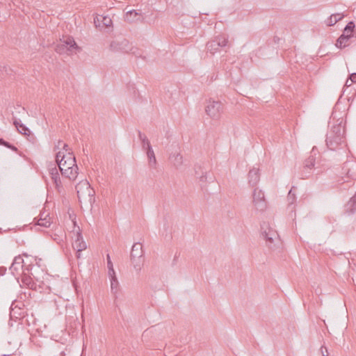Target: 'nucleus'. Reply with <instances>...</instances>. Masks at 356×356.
<instances>
[{"label": "nucleus", "mask_w": 356, "mask_h": 356, "mask_svg": "<svg viewBox=\"0 0 356 356\" xmlns=\"http://www.w3.org/2000/svg\"><path fill=\"white\" fill-rule=\"evenodd\" d=\"M146 154L148 160L149 167L152 169H156L157 161L153 149L149 147V149L146 150Z\"/></svg>", "instance_id": "dca6fc26"}, {"label": "nucleus", "mask_w": 356, "mask_h": 356, "mask_svg": "<svg viewBox=\"0 0 356 356\" xmlns=\"http://www.w3.org/2000/svg\"><path fill=\"white\" fill-rule=\"evenodd\" d=\"M13 124L21 134L24 136H29L31 134L30 129L21 122L19 120L13 113Z\"/></svg>", "instance_id": "ddd939ff"}, {"label": "nucleus", "mask_w": 356, "mask_h": 356, "mask_svg": "<svg viewBox=\"0 0 356 356\" xmlns=\"http://www.w3.org/2000/svg\"><path fill=\"white\" fill-rule=\"evenodd\" d=\"M170 161L175 168H178L183 164V156L179 152L175 151L170 154Z\"/></svg>", "instance_id": "2eb2a0df"}, {"label": "nucleus", "mask_w": 356, "mask_h": 356, "mask_svg": "<svg viewBox=\"0 0 356 356\" xmlns=\"http://www.w3.org/2000/svg\"><path fill=\"white\" fill-rule=\"evenodd\" d=\"M26 270H23L22 271V281L24 284L26 285L29 288L32 289L35 284L33 282L32 278L26 273Z\"/></svg>", "instance_id": "412c9836"}, {"label": "nucleus", "mask_w": 356, "mask_h": 356, "mask_svg": "<svg viewBox=\"0 0 356 356\" xmlns=\"http://www.w3.org/2000/svg\"><path fill=\"white\" fill-rule=\"evenodd\" d=\"M55 50L58 54H76L81 51V48L77 45L74 38L70 36L64 37L56 44Z\"/></svg>", "instance_id": "39448f33"}, {"label": "nucleus", "mask_w": 356, "mask_h": 356, "mask_svg": "<svg viewBox=\"0 0 356 356\" xmlns=\"http://www.w3.org/2000/svg\"><path fill=\"white\" fill-rule=\"evenodd\" d=\"M51 224V222L50 220V218L49 217L48 214H47L44 217V218H42V217H40L37 220V223H36L37 225H39V226L43 227H50Z\"/></svg>", "instance_id": "5701e85b"}, {"label": "nucleus", "mask_w": 356, "mask_h": 356, "mask_svg": "<svg viewBox=\"0 0 356 356\" xmlns=\"http://www.w3.org/2000/svg\"><path fill=\"white\" fill-rule=\"evenodd\" d=\"M126 21L129 22H134L139 19V13L135 10H129L126 13Z\"/></svg>", "instance_id": "aec40b11"}, {"label": "nucleus", "mask_w": 356, "mask_h": 356, "mask_svg": "<svg viewBox=\"0 0 356 356\" xmlns=\"http://www.w3.org/2000/svg\"><path fill=\"white\" fill-rule=\"evenodd\" d=\"M349 81H350V79L346 81V86H350L353 83L351 82L350 83Z\"/></svg>", "instance_id": "49530a36"}, {"label": "nucleus", "mask_w": 356, "mask_h": 356, "mask_svg": "<svg viewBox=\"0 0 356 356\" xmlns=\"http://www.w3.org/2000/svg\"><path fill=\"white\" fill-rule=\"evenodd\" d=\"M309 174H310V172H307L305 173V175H302V176L305 177H308L309 176Z\"/></svg>", "instance_id": "de8ad7c7"}, {"label": "nucleus", "mask_w": 356, "mask_h": 356, "mask_svg": "<svg viewBox=\"0 0 356 356\" xmlns=\"http://www.w3.org/2000/svg\"><path fill=\"white\" fill-rule=\"evenodd\" d=\"M315 164V158L314 156H309L305 161L304 170H312Z\"/></svg>", "instance_id": "a878e982"}, {"label": "nucleus", "mask_w": 356, "mask_h": 356, "mask_svg": "<svg viewBox=\"0 0 356 356\" xmlns=\"http://www.w3.org/2000/svg\"><path fill=\"white\" fill-rule=\"evenodd\" d=\"M223 111V106L219 101L209 100L205 108L207 114L213 120L220 118Z\"/></svg>", "instance_id": "9d476101"}, {"label": "nucleus", "mask_w": 356, "mask_h": 356, "mask_svg": "<svg viewBox=\"0 0 356 356\" xmlns=\"http://www.w3.org/2000/svg\"><path fill=\"white\" fill-rule=\"evenodd\" d=\"M252 202L254 209L257 211H264L267 208V202L264 193L257 188H255L252 192Z\"/></svg>", "instance_id": "6e6552de"}, {"label": "nucleus", "mask_w": 356, "mask_h": 356, "mask_svg": "<svg viewBox=\"0 0 356 356\" xmlns=\"http://www.w3.org/2000/svg\"><path fill=\"white\" fill-rule=\"evenodd\" d=\"M54 184H55L56 188L58 193H61L63 191V185L60 181V175H54V176L51 177Z\"/></svg>", "instance_id": "b1692460"}, {"label": "nucleus", "mask_w": 356, "mask_h": 356, "mask_svg": "<svg viewBox=\"0 0 356 356\" xmlns=\"http://www.w3.org/2000/svg\"><path fill=\"white\" fill-rule=\"evenodd\" d=\"M342 34L348 35V38H351L354 35L353 33L350 34V33H347V32L345 33V29L343 30Z\"/></svg>", "instance_id": "37998d69"}, {"label": "nucleus", "mask_w": 356, "mask_h": 356, "mask_svg": "<svg viewBox=\"0 0 356 356\" xmlns=\"http://www.w3.org/2000/svg\"><path fill=\"white\" fill-rule=\"evenodd\" d=\"M110 282H111V291L115 296V297L117 298V294L118 293V292L120 291V284H119L117 277L115 278H111L110 280Z\"/></svg>", "instance_id": "6ab92c4d"}, {"label": "nucleus", "mask_w": 356, "mask_h": 356, "mask_svg": "<svg viewBox=\"0 0 356 356\" xmlns=\"http://www.w3.org/2000/svg\"><path fill=\"white\" fill-rule=\"evenodd\" d=\"M76 190L79 202L83 201L89 203L90 205L95 201V191L90 187L89 182L86 180L79 181L76 186Z\"/></svg>", "instance_id": "20e7f679"}, {"label": "nucleus", "mask_w": 356, "mask_h": 356, "mask_svg": "<svg viewBox=\"0 0 356 356\" xmlns=\"http://www.w3.org/2000/svg\"><path fill=\"white\" fill-rule=\"evenodd\" d=\"M24 259L21 256L15 257L14 259V261L13 262V268H15V266H19V267L21 268V270L23 271V270H26L29 271V268L27 267L26 269L24 268Z\"/></svg>", "instance_id": "bb28decb"}, {"label": "nucleus", "mask_w": 356, "mask_h": 356, "mask_svg": "<svg viewBox=\"0 0 356 356\" xmlns=\"http://www.w3.org/2000/svg\"><path fill=\"white\" fill-rule=\"evenodd\" d=\"M343 17V15L340 13L332 14L327 19V26H333L337 22L340 21Z\"/></svg>", "instance_id": "4be33fe9"}, {"label": "nucleus", "mask_w": 356, "mask_h": 356, "mask_svg": "<svg viewBox=\"0 0 356 356\" xmlns=\"http://www.w3.org/2000/svg\"><path fill=\"white\" fill-rule=\"evenodd\" d=\"M76 257L79 259L81 257V252H76Z\"/></svg>", "instance_id": "c03bdc74"}, {"label": "nucleus", "mask_w": 356, "mask_h": 356, "mask_svg": "<svg viewBox=\"0 0 356 356\" xmlns=\"http://www.w3.org/2000/svg\"><path fill=\"white\" fill-rule=\"evenodd\" d=\"M3 69H4L5 72H6V74H9L8 71L9 72L11 71V70L10 68H8L7 67H4Z\"/></svg>", "instance_id": "a18cd8bd"}, {"label": "nucleus", "mask_w": 356, "mask_h": 356, "mask_svg": "<svg viewBox=\"0 0 356 356\" xmlns=\"http://www.w3.org/2000/svg\"><path fill=\"white\" fill-rule=\"evenodd\" d=\"M293 188H292L289 192V194H288V196H287V199H288V201L289 202V204H293V202L295 201L296 200V195L295 194L293 193Z\"/></svg>", "instance_id": "c756f323"}, {"label": "nucleus", "mask_w": 356, "mask_h": 356, "mask_svg": "<svg viewBox=\"0 0 356 356\" xmlns=\"http://www.w3.org/2000/svg\"><path fill=\"white\" fill-rule=\"evenodd\" d=\"M73 248L77 252H82L87 248L86 242L83 240V237L80 233L76 235V238L72 243Z\"/></svg>", "instance_id": "4468645a"}, {"label": "nucleus", "mask_w": 356, "mask_h": 356, "mask_svg": "<svg viewBox=\"0 0 356 356\" xmlns=\"http://www.w3.org/2000/svg\"><path fill=\"white\" fill-rule=\"evenodd\" d=\"M56 162L62 175L70 180H74L77 176L78 166L72 152L65 154L58 151L56 154Z\"/></svg>", "instance_id": "f257e3e1"}, {"label": "nucleus", "mask_w": 356, "mask_h": 356, "mask_svg": "<svg viewBox=\"0 0 356 356\" xmlns=\"http://www.w3.org/2000/svg\"><path fill=\"white\" fill-rule=\"evenodd\" d=\"M345 129L341 123L334 125L327 133L326 145L330 150H335L345 145Z\"/></svg>", "instance_id": "f03ea898"}, {"label": "nucleus", "mask_w": 356, "mask_h": 356, "mask_svg": "<svg viewBox=\"0 0 356 356\" xmlns=\"http://www.w3.org/2000/svg\"><path fill=\"white\" fill-rule=\"evenodd\" d=\"M109 50L114 53H131L136 56H140L136 52L138 49L134 47L127 39L123 37H117L112 40L109 44Z\"/></svg>", "instance_id": "7ed1b4c3"}, {"label": "nucleus", "mask_w": 356, "mask_h": 356, "mask_svg": "<svg viewBox=\"0 0 356 356\" xmlns=\"http://www.w3.org/2000/svg\"><path fill=\"white\" fill-rule=\"evenodd\" d=\"M261 236L266 241V246L270 250H273L280 243L277 232L266 223H264L261 227Z\"/></svg>", "instance_id": "423d86ee"}, {"label": "nucleus", "mask_w": 356, "mask_h": 356, "mask_svg": "<svg viewBox=\"0 0 356 356\" xmlns=\"http://www.w3.org/2000/svg\"><path fill=\"white\" fill-rule=\"evenodd\" d=\"M24 111H25V108L23 107H20L19 106H18L17 107L15 108V112L18 114L24 113Z\"/></svg>", "instance_id": "4c0bfd02"}, {"label": "nucleus", "mask_w": 356, "mask_h": 356, "mask_svg": "<svg viewBox=\"0 0 356 356\" xmlns=\"http://www.w3.org/2000/svg\"><path fill=\"white\" fill-rule=\"evenodd\" d=\"M260 179L259 169L253 168L248 173V183L252 187H255Z\"/></svg>", "instance_id": "f8f14e48"}, {"label": "nucleus", "mask_w": 356, "mask_h": 356, "mask_svg": "<svg viewBox=\"0 0 356 356\" xmlns=\"http://www.w3.org/2000/svg\"><path fill=\"white\" fill-rule=\"evenodd\" d=\"M0 145L10 149L14 152L18 151L17 148L15 146L13 145L12 144L9 143L7 141H5L3 138H0Z\"/></svg>", "instance_id": "cd10ccee"}, {"label": "nucleus", "mask_w": 356, "mask_h": 356, "mask_svg": "<svg viewBox=\"0 0 356 356\" xmlns=\"http://www.w3.org/2000/svg\"><path fill=\"white\" fill-rule=\"evenodd\" d=\"M350 40L348 35L341 34L337 40L336 47L340 49L344 48L350 44Z\"/></svg>", "instance_id": "a211bd4d"}, {"label": "nucleus", "mask_w": 356, "mask_h": 356, "mask_svg": "<svg viewBox=\"0 0 356 356\" xmlns=\"http://www.w3.org/2000/svg\"><path fill=\"white\" fill-rule=\"evenodd\" d=\"M108 277H109V280H111V278H115L116 277V274H115V270L114 268H108Z\"/></svg>", "instance_id": "2f4dec72"}, {"label": "nucleus", "mask_w": 356, "mask_h": 356, "mask_svg": "<svg viewBox=\"0 0 356 356\" xmlns=\"http://www.w3.org/2000/svg\"><path fill=\"white\" fill-rule=\"evenodd\" d=\"M342 173L346 175V178L348 179H356V164L350 162L344 163Z\"/></svg>", "instance_id": "9b49d317"}, {"label": "nucleus", "mask_w": 356, "mask_h": 356, "mask_svg": "<svg viewBox=\"0 0 356 356\" xmlns=\"http://www.w3.org/2000/svg\"><path fill=\"white\" fill-rule=\"evenodd\" d=\"M97 20L100 21L105 27L110 28L112 26L113 22L109 16H99V17H97Z\"/></svg>", "instance_id": "393cba45"}, {"label": "nucleus", "mask_w": 356, "mask_h": 356, "mask_svg": "<svg viewBox=\"0 0 356 356\" xmlns=\"http://www.w3.org/2000/svg\"><path fill=\"white\" fill-rule=\"evenodd\" d=\"M350 81L351 83H356V73H353L350 74Z\"/></svg>", "instance_id": "ea45409f"}, {"label": "nucleus", "mask_w": 356, "mask_h": 356, "mask_svg": "<svg viewBox=\"0 0 356 356\" xmlns=\"http://www.w3.org/2000/svg\"><path fill=\"white\" fill-rule=\"evenodd\" d=\"M46 215H47V214H45V213H44V212H43V213H41L40 214V217H42V218H44V217Z\"/></svg>", "instance_id": "09e8293b"}, {"label": "nucleus", "mask_w": 356, "mask_h": 356, "mask_svg": "<svg viewBox=\"0 0 356 356\" xmlns=\"http://www.w3.org/2000/svg\"><path fill=\"white\" fill-rule=\"evenodd\" d=\"M200 181L204 182L207 181V172H202V175L199 177Z\"/></svg>", "instance_id": "c9c22d12"}, {"label": "nucleus", "mask_w": 356, "mask_h": 356, "mask_svg": "<svg viewBox=\"0 0 356 356\" xmlns=\"http://www.w3.org/2000/svg\"><path fill=\"white\" fill-rule=\"evenodd\" d=\"M355 27V25L353 22H348V24L344 28L345 29V33L346 32L350 33H350H353Z\"/></svg>", "instance_id": "c85d7f7f"}, {"label": "nucleus", "mask_w": 356, "mask_h": 356, "mask_svg": "<svg viewBox=\"0 0 356 356\" xmlns=\"http://www.w3.org/2000/svg\"><path fill=\"white\" fill-rule=\"evenodd\" d=\"M49 172H50L51 177L54 176V175L59 174L58 169L55 166L49 169Z\"/></svg>", "instance_id": "e433bc0d"}, {"label": "nucleus", "mask_w": 356, "mask_h": 356, "mask_svg": "<svg viewBox=\"0 0 356 356\" xmlns=\"http://www.w3.org/2000/svg\"><path fill=\"white\" fill-rule=\"evenodd\" d=\"M143 253L142 245L140 243H134L131 251V260L134 268L136 270H140L143 262Z\"/></svg>", "instance_id": "1a4fd4ad"}, {"label": "nucleus", "mask_w": 356, "mask_h": 356, "mask_svg": "<svg viewBox=\"0 0 356 356\" xmlns=\"http://www.w3.org/2000/svg\"><path fill=\"white\" fill-rule=\"evenodd\" d=\"M228 42L227 36L224 35H218L207 43V51L211 54H214L218 52L220 48L227 47Z\"/></svg>", "instance_id": "0eeeda50"}, {"label": "nucleus", "mask_w": 356, "mask_h": 356, "mask_svg": "<svg viewBox=\"0 0 356 356\" xmlns=\"http://www.w3.org/2000/svg\"><path fill=\"white\" fill-rule=\"evenodd\" d=\"M142 148L144 151L149 149V148H152L149 140H146L145 141L141 142Z\"/></svg>", "instance_id": "7c9ffc66"}, {"label": "nucleus", "mask_w": 356, "mask_h": 356, "mask_svg": "<svg viewBox=\"0 0 356 356\" xmlns=\"http://www.w3.org/2000/svg\"><path fill=\"white\" fill-rule=\"evenodd\" d=\"M63 149L65 152H67V154H68V152H71L70 151V149H68V145H67V144H65V143H64V144H63Z\"/></svg>", "instance_id": "79ce46f5"}, {"label": "nucleus", "mask_w": 356, "mask_h": 356, "mask_svg": "<svg viewBox=\"0 0 356 356\" xmlns=\"http://www.w3.org/2000/svg\"><path fill=\"white\" fill-rule=\"evenodd\" d=\"M356 210V194L353 196L345 206V211L348 215L353 214Z\"/></svg>", "instance_id": "f3484780"}, {"label": "nucleus", "mask_w": 356, "mask_h": 356, "mask_svg": "<svg viewBox=\"0 0 356 356\" xmlns=\"http://www.w3.org/2000/svg\"><path fill=\"white\" fill-rule=\"evenodd\" d=\"M62 140H58L57 144L55 145L54 150L56 151L60 149V146L62 145Z\"/></svg>", "instance_id": "a19ab883"}, {"label": "nucleus", "mask_w": 356, "mask_h": 356, "mask_svg": "<svg viewBox=\"0 0 356 356\" xmlns=\"http://www.w3.org/2000/svg\"><path fill=\"white\" fill-rule=\"evenodd\" d=\"M321 353H322L323 356H329L327 350L325 347L321 346Z\"/></svg>", "instance_id": "58836bf2"}, {"label": "nucleus", "mask_w": 356, "mask_h": 356, "mask_svg": "<svg viewBox=\"0 0 356 356\" xmlns=\"http://www.w3.org/2000/svg\"><path fill=\"white\" fill-rule=\"evenodd\" d=\"M106 260H107V267H108V268H113V263L111 261L110 255L108 254L106 256Z\"/></svg>", "instance_id": "f704fd0d"}, {"label": "nucleus", "mask_w": 356, "mask_h": 356, "mask_svg": "<svg viewBox=\"0 0 356 356\" xmlns=\"http://www.w3.org/2000/svg\"><path fill=\"white\" fill-rule=\"evenodd\" d=\"M138 138H139L140 142H143V141H145L146 140H148V138H147L145 134H143L140 131H138Z\"/></svg>", "instance_id": "72a5a7b5"}, {"label": "nucleus", "mask_w": 356, "mask_h": 356, "mask_svg": "<svg viewBox=\"0 0 356 356\" xmlns=\"http://www.w3.org/2000/svg\"><path fill=\"white\" fill-rule=\"evenodd\" d=\"M10 270H11L12 273L13 275H17L19 274V270H21V268L19 267V266H15V268H13V264L10 267Z\"/></svg>", "instance_id": "473e14b6"}]
</instances>
